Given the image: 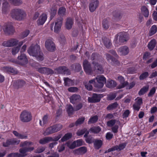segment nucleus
<instances>
[{"label": "nucleus", "mask_w": 157, "mask_h": 157, "mask_svg": "<svg viewBox=\"0 0 157 157\" xmlns=\"http://www.w3.org/2000/svg\"><path fill=\"white\" fill-rule=\"evenodd\" d=\"M40 50L39 45L36 44L33 46L32 44L28 49L27 52L30 55L36 57L38 61H41L44 59L43 54Z\"/></svg>", "instance_id": "obj_1"}, {"label": "nucleus", "mask_w": 157, "mask_h": 157, "mask_svg": "<svg viewBox=\"0 0 157 157\" xmlns=\"http://www.w3.org/2000/svg\"><path fill=\"white\" fill-rule=\"evenodd\" d=\"M128 40V36L127 33L121 32L115 36L113 42L115 46H118L126 42Z\"/></svg>", "instance_id": "obj_2"}, {"label": "nucleus", "mask_w": 157, "mask_h": 157, "mask_svg": "<svg viewBox=\"0 0 157 157\" xmlns=\"http://www.w3.org/2000/svg\"><path fill=\"white\" fill-rule=\"evenodd\" d=\"M100 55L97 52H93L91 56V59L93 61L92 64L94 65V71L96 72L101 73L103 71L102 65L94 61H98L99 59Z\"/></svg>", "instance_id": "obj_3"}, {"label": "nucleus", "mask_w": 157, "mask_h": 157, "mask_svg": "<svg viewBox=\"0 0 157 157\" xmlns=\"http://www.w3.org/2000/svg\"><path fill=\"white\" fill-rule=\"evenodd\" d=\"M106 82V79L103 76H98L95 78L89 81V84H94V86L98 88H102L104 83Z\"/></svg>", "instance_id": "obj_4"}, {"label": "nucleus", "mask_w": 157, "mask_h": 157, "mask_svg": "<svg viewBox=\"0 0 157 157\" xmlns=\"http://www.w3.org/2000/svg\"><path fill=\"white\" fill-rule=\"evenodd\" d=\"M10 15L13 19L20 21L25 17L26 13L23 10L18 8H15L11 11Z\"/></svg>", "instance_id": "obj_5"}, {"label": "nucleus", "mask_w": 157, "mask_h": 157, "mask_svg": "<svg viewBox=\"0 0 157 157\" xmlns=\"http://www.w3.org/2000/svg\"><path fill=\"white\" fill-rule=\"evenodd\" d=\"M62 128L61 124L56 125L47 128L43 133L44 135H48L60 130Z\"/></svg>", "instance_id": "obj_6"}, {"label": "nucleus", "mask_w": 157, "mask_h": 157, "mask_svg": "<svg viewBox=\"0 0 157 157\" xmlns=\"http://www.w3.org/2000/svg\"><path fill=\"white\" fill-rule=\"evenodd\" d=\"M3 31L5 34L7 35H12L15 32V29L11 22L5 23L3 28Z\"/></svg>", "instance_id": "obj_7"}, {"label": "nucleus", "mask_w": 157, "mask_h": 157, "mask_svg": "<svg viewBox=\"0 0 157 157\" xmlns=\"http://www.w3.org/2000/svg\"><path fill=\"white\" fill-rule=\"evenodd\" d=\"M32 118L31 113L27 110H24L22 112L20 116V120L23 122H29L31 120Z\"/></svg>", "instance_id": "obj_8"}, {"label": "nucleus", "mask_w": 157, "mask_h": 157, "mask_svg": "<svg viewBox=\"0 0 157 157\" xmlns=\"http://www.w3.org/2000/svg\"><path fill=\"white\" fill-rule=\"evenodd\" d=\"M83 67L85 72L87 74L91 75L93 72L91 65L87 60L85 59L83 61Z\"/></svg>", "instance_id": "obj_9"}, {"label": "nucleus", "mask_w": 157, "mask_h": 157, "mask_svg": "<svg viewBox=\"0 0 157 157\" xmlns=\"http://www.w3.org/2000/svg\"><path fill=\"white\" fill-rule=\"evenodd\" d=\"M18 42V40L16 39L11 38L7 41L3 42L2 45L5 47H13L17 45Z\"/></svg>", "instance_id": "obj_10"}, {"label": "nucleus", "mask_w": 157, "mask_h": 157, "mask_svg": "<svg viewBox=\"0 0 157 157\" xmlns=\"http://www.w3.org/2000/svg\"><path fill=\"white\" fill-rule=\"evenodd\" d=\"M45 45L46 49L49 51L53 52L56 49L55 45L51 39H47L45 42Z\"/></svg>", "instance_id": "obj_11"}, {"label": "nucleus", "mask_w": 157, "mask_h": 157, "mask_svg": "<svg viewBox=\"0 0 157 157\" xmlns=\"http://www.w3.org/2000/svg\"><path fill=\"white\" fill-rule=\"evenodd\" d=\"M63 18L61 17H58L55 21L54 32L58 33L59 32L62 25Z\"/></svg>", "instance_id": "obj_12"}, {"label": "nucleus", "mask_w": 157, "mask_h": 157, "mask_svg": "<svg viewBox=\"0 0 157 157\" xmlns=\"http://www.w3.org/2000/svg\"><path fill=\"white\" fill-rule=\"evenodd\" d=\"M39 72L48 75L52 74L54 73V71L51 69L46 67H39L36 70Z\"/></svg>", "instance_id": "obj_13"}, {"label": "nucleus", "mask_w": 157, "mask_h": 157, "mask_svg": "<svg viewBox=\"0 0 157 157\" xmlns=\"http://www.w3.org/2000/svg\"><path fill=\"white\" fill-rule=\"evenodd\" d=\"M4 72L8 73H11L12 75L17 74L18 72L17 69L10 66H4L2 68Z\"/></svg>", "instance_id": "obj_14"}, {"label": "nucleus", "mask_w": 157, "mask_h": 157, "mask_svg": "<svg viewBox=\"0 0 157 157\" xmlns=\"http://www.w3.org/2000/svg\"><path fill=\"white\" fill-rule=\"evenodd\" d=\"M106 59L107 60L113 64L117 65H119L120 64L119 62L116 58H114L110 54L107 53L105 54Z\"/></svg>", "instance_id": "obj_15"}, {"label": "nucleus", "mask_w": 157, "mask_h": 157, "mask_svg": "<svg viewBox=\"0 0 157 157\" xmlns=\"http://www.w3.org/2000/svg\"><path fill=\"white\" fill-rule=\"evenodd\" d=\"M47 18V16L45 13H42L40 17L39 18L37 21V24L38 25H43Z\"/></svg>", "instance_id": "obj_16"}, {"label": "nucleus", "mask_w": 157, "mask_h": 157, "mask_svg": "<svg viewBox=\"0 0 157 157\" xmlns=\"http://www.w3.org/2000/svg\"><path fill=\"white\" fill-rule=\"evenodd\" d=\"M57 70L58 72L60 73L69 75L71 74L70 70L65 66H60L58 67Z\"/></svg>", "instance_id": "obj_17"}, {"label": "nucleus", "mask_w": 157, "mask_h": 157, "mask_svg": "<svg viewBox=\"0 0 157 157\" xmlns=\"http://www.w3.org/2000/svg\"><path fill=\"white\" fill-rule=\"evenodd\" d=\"M99 4L98 0H93L90 3L89 6V9L91 12H94L97 8Z\"/></svg>", "instance_id": "obj_18"}, {"label": "nucleus", "mask_w": 157, "mask_h": 157, "mask_svg": "<svg viewBox=\"0 0 157 157\" xmlns=\"http://www.w3.org/2000/svg\"><path fill=\"white\" fill-rule=\"evenodd\" d=\"M34 149L33 147H29L26 149L23 148L19 150L20 153H18V157H21L25 156L27 155L26 152L31 151Z\"/></svg>", "instance_id": "obj_19"}, {"label": "nucleus", "mask_w": 157, "mask_h": 157, "mask_svg": "<svg viewBox=\"0 0 157 157\" xmlns=\"http://www.w3.org/2000/svg\"><path fill=\"white\" fill-rule=\"evenodd\" d=\"M129 51L128 47L126 46H124L120 48L118 52L121 55L125 56L129 53Z\"/></svg>", "instance_id": "obj_20"}, {"label": "nucleus", "mask_w": 157, "mask_h": 157, "mask_svg": "<svg viewBox=\"0 0 157 157\" xmlns=\"http://www.w3.org/2000/svg\"><path fill=\"white\" fill-rule=\"evenodd\" d=\"M20 141V140L16 139L8 140L6 143H3V145L5 147H7L10 144H17L19 143Z\"/></svg>", "instance_id": "obj_21"}, {"label": "nucleus", "mask_w": 157, "mask_h": 157, "mask_svg": "<svg viewBox=\"0 0 157 157\" xmlns=\"http://www.w3.org/2000/svg\"><path fill=\"white\" fill-rule=\"evenodd\" d=\"M126 144L125 143L120 144L119 146H116L111 148L109 149L107 151L110 152L115 150L120 151L123 149L125 147Z\"/></svg>", "instance_id": "obj_22"}, {"label": "nucleus", "mask_w": 157, "mask_h": 157, "mask_svg": "<svg viewBox=\"0 0 157 157\" xmlns=\"http://www.w3.org/2000/svg\"><path fill=\"white\" fill-rule=\"evenodd\" d=\"M17 59L23 64L27 63L28 62L26 55L24 53H21L20 55L18 56Z\"/></svg>", "instance_id": "obj_23"}, {"label": "nucleus", "mask_w": 157, "mask_h": 157, "mask_svg": "<svg viewBox=\"0 0 157 157\" xmlns=\"http://www.w3.org/2000/svg\"><path fill=\"white\" fill-rule=\"evenodd\" d=\"M156 44V42L155 39H153L149 42L147 45V47L150 51H151L155 48Z\"/></svg>", "instance_id": "obj_24"}, {"label": "nucleus", "mask_w": 157, "mask_h": 157, "mask_svg": "<svg viewBox=\"0 0 157 157\" xmlns=\"http://www.w3.org/2000/svg\"><path fill=\"white\" fill-rule=\"evenodd\" d=\"M118 79L121 84V85L120 86V88H124L127 86L128 84V83L127 81H124V78L121 76H119Z\"/></svg>", "instance_id": "obj_25"}, {"label": "nucleus", "mask_w": 157, "mask_h": 157, "mask_svg": "<svg viewBox=\"0 0 157 157\" xmlns=\"http://www.w3.org/2000/svg\"><path fill=\"white\" fill-rule=\"evenodd\" d=\"M4 2L2 4V12L3 14H5L9 10V4L6 0H4Z\"/></svg>", "instance_id": "obj_26"}, {"label": "nucleus", "mask_w": 157, "mask_h": 157, "mask_svg": "<svg viewBox=\"0 0 157 157\" xmlns=\"http://www.w3.org/2000/svg\"><path fill=\"white\" fill-rule=\"evenodd\" d=\"M104 45L107 48H109L111 46L112 44L111 40L109 38L104 37L102 39Z\"/></svg>", "instance_id": "obj_27"}, {"label": "nucleus", "mask_w": 157, "mask_h": 157, "mask_svg": "<svg viewBox=\"0 0 157 157\" xmlns=\"http://www.w3.org/2000/svg\"><path fill=\"white\" fill-rule=\"evenodd\" d=\"M73 23V21L72 19L71 18H67L66 23V28L67 29H70L72 27Z\"/></svg>", "instance_id": "obj_28"}, {"label": "nucleus", "mask_w": 157, "mask_h": 157, "mask_svg": "<svg viewBox=\"0 0 157 157\" xmlns=\"http://www.w3.org/2000/svg\"><path fill=\"white\" fill-rule=\"evenodd\" d=\"M142 13L145 17H147L149 15V12L148 9L145 6H143L141 8Z\"/></svg>", "instance_id": "obj_29"}, {"label": "nucleus", "mask_w": 157, "mask_h": 157, "mask_svg": "<svg viewBox=\"0 0 157 157\" xmlns=\"http://www.w3.org/2000/svg\"><path fill=\"white\" fill-rule=\"evenodd\" d=\"M117 85V82L115 81L111 80L107 81L106 86L109 88H112L116 87Z\"/></svg>", "instance_id": "obj_30"}, {"label": "nucleus", "mask_w": 157, "mask_h": 157, "mask_svg": "<svg viewBox=\"0 0 157 157\" xmlns=\"http://www.w3.org/2000/svg\"><path fill=\"white\" fill-rule=\"evenodd\" d=\"M71 67L76 72H79L82 70L81 66L79 63H74L71 66Z\"/></svg>", "instance_id": "obj_31"}, {"label": "nucleus", "mask_w": 157, "mask_h": 157, "mask_svg": "<svg viewBox=\"0 0 157 157\" xmlns=\"http://www.w3.org/2000/svg\"><path fill=\"white\" fill-rule=\"evenodd\" d=\"M137 103H136L133 105V108L134 110L139 111L140 108V105L142 102V99H138V100L136 101Z\"/></svg>", "instance_id": "obj_32"}, {"label": "nucleus", "mask_w": 157, "mask_h": 157, "mask_svg": "<svg viewBox=\"0 0 157 157\" xmlns=\"http://www.w3.org/2000/svg\"><path fill=\"white\" fill-rule=\"evenodd\" d=\"M26 84V83L25 81L21 79H18L16 82V86L17 89L22 88Z\"/></svg>", "instance_id": "obj_33"}, {"label": "nucleus", "mask_w": 157, "mask_h": 157, "mask_svg": "<svg viewBox=\"0 0 157 157\" xmlns=\"http://www.w3.org/2000/svg\"><path fill=\"white\" fill-rule=\"evenodd\" d=\"M10 3L15 6H19L21 5L23 2L22 0H8Z\"/></svg>", "instance_id": "obj_34"}, {"label": "nucleus", "mask_w": 157, "mask_h": 157, "mask_svg": "<svg viewBox=\"0 0 157 157\" xmlns=\"http://www.w3.org/2000/svg\"><path fill=\"white\" fill-rule=\"evenodd\" d=\"M149 86L146 85L143 87L138 92V94L140 96L143 95L146 93L148 90Z\"/></svg>", "instance_id": "obj_35"}, {"label": "nucleus", "mask_w": 157, "mask_h": 157, "mask_svg": "<svg viewBox=\"0 0 157 157\" xmlns=\"http://www.w3.org/2000/svg\"><path fill=\"white\" fill-rule=\"evenodd\" d=\"M157 31V27L156 25H153L151 28L149 32V36H152L155 34Z\"/></svg>", "instance_id": "obj_36"}, {"label": "nucleus", "mask_w": 157, "mask_h": 157, "mask_svg": "<svg viewBox=\"0 0 157 157\" xmlns=\"http://www.w3.org/2000/svg\"><path fill=\"white\" fill-rule=\"evenodd\" d=\"M13 133L15 136L19 139H24L27 137V136L26 134L20 133L16 131H13Z\"/></svg>", "instance_id": "obj_37"}, {"label": "nucleus", "mask_w": 157, "mask_h": 157, "mask_svg": "<svg viewBox=\"0 0 157 157\" xmlns=\"http://www.w3.org/2000/svg\"><path fill=\"white\" fill-rule=\"evenodd\" d=\"M53 140V138L51 137H47L40 140L39 142L40 144H44Z\"/></svg>", "instance_id": "obj_38"}, {"label": "nucleus", "mask_w": 157, "mask_h": 157, "mask_svg": "<svg viewBox=\"0 0 157 157\" xmlns=\"http://www.w3.org/2000/svg\"><path fill=\"white\" fill-rule=\"evenodd\" d=\"M102 26L103 28L107 29L109 27L110 23L107 19H104L102 22Z\"/></svg>", "instance_id": "obj_39"}, {"label": "nucleus", "mask_w": 157, "mask_h": 157, "mask_svg": "<svg viewBox=\"0 0 157 157\" xmlns=\"http://www.w3.org/2000/svg\"><path fill=\"white\" fill-rule=\"evenodd\" d=\"M121 124L119 121H117L116 123V124H115L112 128V132L114 133H117L118 131V129L119 128V126H120Z\"/></svg>", "instance_id": "obj_40"}, {"label": "nucleus", "mask_w": 157, "mask_h": 157, "mask_svg": "<svg viewBox=\"0 0 157 157\" xmlns=\"http://www.w3.org/2000/svg\"><path fill=\"white\" fill-rule=\"evenodd\" d=\"M57 9L55 8H52L50 12V19L52 20L55 16L57 12Z\"/></svg>", "instance_id": "obj_41"}, {"label": "nucleus", "mask_w": 157, "mask_h": 157, "mask_svg": "<svg viewBox=\"0 0 157 157\" xmlns=\"http://www.w3.org/2000/svg\"><path fill=\"white\" fill-rule=\"evenodd\" d=\"M66 9L63 7H60L58 10V14L60 16H63L65 14Z\"/></svg>", "instance_id": "obj_42"}, {"label": "nucleus", "mask_w": 157, "mask_h": 157, "mask_svg": "<svg viewBox=\"0 0 157 157\" xmlns=\"http://www.w3.org/2000/svg\"><path fill=\"white\" fill-rule=\"evenodd\" d=\"M29 63L32 66L37 70H38V68L39 67L41 66V65L39 63L36 62L33 60L30 61Z\"/></svg>", "instance_id": "obj_43"}, {"label": "nucleus", "mask_w": 157, "mask_h": 157, "mask_svg": "<svg viewBox=\"0 0 157 157\" xmlns=\"http://www.w3.org/2000/svg\"><path fill=\"white\" fill-rule=\"evenodd\" d=\"M67 145L68 147L71 149H73L76 147L75 141L73 142H68L67 144Z\"/></svg>", "instance_id": "obj_44"}, {"label": "nucleus", "mask_w": 157, "mask_h": 157, "mask_svg": "<svg viewBox=\"0 0 157 157\" xmlns=\"http://www.w3.org/2000/svg\"><path fill=\"white\" fill-rule=\"evenodd\" d=\"M149 75L148 72L145 71L142 73L139 76V79L141 80H143L147 78Z\"/></svg>", "instance_id": "obj_45"}, {"label": "nucleus", "mask_w": 157, "mask_h": 157, "mask_svg": "<svg viewBox=\"0 0 157 157\" xmlns=\"http://www.w3.org/2000/svg\"><path fill=\"white\" fill-rule=\"evenodd\" d=\"M72 136V134L69 133L65 135L61 139L60 141L62 142L65 141L70 138Z\"/></svg>", "instance_id": "obj_46"}, {"label": "nucleus", "mask_w": 157, "mask_h": 157, "mask_svg": "<svg viewBox=\"0 0 157 157\" xmlns=\"http://www.w3.org/2000/svg\"><path fill=\"white\" fill-rule=\"evenodd\" d=\"M102 142L100 140H96L94 143L95 147L97 149L100 148L102 145Z\"/></svg>", "instance_id": "obj_47"}, {"label": "nucleus", "mask_w": 157, "mask_h": 157, "mask_svg": "<svg viewBox=\"0 0 157 157\" xmlns=\"http://www.w3.org/2000/svg\"><path fill=\"white\" fill-rule=\"evenodd\" d=\"M113 16L118 19L120 20L121 18L122 14L119 10H118L117 12L115 11L113 12Z\"/></svg>", "instance_id": "obj_48"}, {"label": "nucleus", "mask_w": 157, "mask_h": 157, "mask_svg": "<svg viewBox=\"0 0 157 157\" xmlns=\"http://www.w3.org/2000/svg\"><path fill=\"white\" fill-rule=\"evenodd\" d=\"M66 108L67 112L69 115L73 113L74 111V109L71 105H67L66 106Z\"/></svg>", "instance_id": "obj_49"}, {"label": "nucleus", "mask_w": 157, "mask_h": 157, "mask_svg": "<svg viewBox=\"0 0 157 157\" xmlns=\"http://www.w3.org/2000/svg\"><path fill=\"white\" fill-rule=\"evenodd\" d=\"M33 144V143L31 142L26 141L21 142L20 144V146L21 147H27L29 146L32 145Z\"/></svg>", "instance_id": "obj_50"}, {"label": "nucleus", "mask_w": 157, "mask_h": 157, "mask_svg": "<svg viewBox=\"0 0 157 157\" xmlns=\"http://www.w3.org/2000/svg\"><path fill=\"white\" fill-rule=\"evenodd\" d=\"M77 153L80 154L85 153L86 151V149L85 147H82L77 149Z\"/></svg>", "instance_id": "obj_51"}, {"label": "nucleus", "mask_w": 157, "mask_h": 157, "mask_svg": "<svg viewBox=\"0 0 157 157\" xmlns=\"http://www.w3.org/2000/svg\"><path fill=\"white\" fill-rule=\"evenodd\" d=\"M64 84L65 86H70L71 82V80L68 78H65L64 79Z\"/></svg>", "instance_id": "obj_52"}, {"label": "nucleus", "mask_w": 157, "mask_h": 157, "mask_svg": "<svg viewBox=\"0 0 157 157\" xmlns=\"http://www.w3.org/2000/svg\"><path fill=\"white\" fill-rule=\"evenodd\" d=\"M98 120V118L97 116H95L91 118L88 121V123L90 124L91 123H94L96 122Z\"/></svg>", "instance_id": "obj_53"}, {"label": "nucleus", "mask_w": 157, "mask_h": 157, "mask_svg": "<svg viewBox=\"0 0 157 157\" xmlns=\"http://www.w3.org/2000/svg\"><path fill=\"white\" fill-rule=\"evenodd\" d=\"M101 130L100 128L98 127H93L90 129V131L92 132L97 133L99 132Z\"/></svg>", "instance_id": "obj_54"}, {"label": "nucleus", "mask_w": 157, "mask_h": 157, "mask_svg": "<svg viewBox=\"0 0 157 157\" xmlns=\"http://www.w3.org/2000/svg\"><path fill=\"white\" fill-rule=\"evenodd\" d=\"M48 117L47 116H45L42 119V121L43 124H42V121L40 120V124L41 126L43 125L44 124H46L48 121Z\"/></svg>", "instance_id": "obj_55"}, {"label": "nucleus", "mask_w": 157, "mask_h": 157, "mask_svg": "<svg viewBox=\"0 0 157 157\" xmlns=\"http://www.w3.org/2000/svg\"><path fill=\"white\" fill-rule=\"evenodd\" d=\"M103 97V95L102 94H97L96 93L93 94L91 98L89 97L88 98H102Z\"/></svg>", "instance_id": "obj_56"}, {"label": "nucleus", "mask_w": 157, "mask_h": 157, "mask_svg": "<svg viewBox=\"0 0 157 157\" xmlns=\"http://www.w3.org/2000/svg\"><path fill=\"white\" fill-rule=\"evenodd\" d=\"M19 47H15L13 48L12 50V53L13 55H15L20 50Z\"/></svg>", "instance_id": "obj_57"}, {"label": "nucleus", "mask_w": 157, "mask_h": 157, "mask_svg": "<svg viewBox=\"0 0 157 157\" xmlns=\"http://www.w3.org/2000/svg\"><path fill=\"white\" fill-rule=\"evenodd\" d=\"M156 91V89L155 87H153L150 90L147 96L148 97H151L154 94Z\"/></svg>", "instance_id": "obj_58"}, {"label": "nucleus", "mask_w": 157, "mask_h": 157, "mask_svg": "<svg viewBox=\"0 0 157 157\" xmlns=\"http://www.w3.org/2000/svg\"><path fill=\"white\" fill-rule=\"evenodd\" d=\"M68 91L71 92H75L78 91V88L76 87H71L68 89Z\"/></svg>", "instance_id": "obj_59"}, {"label": "nucleus", "mask_w": 157, "mask_h": 157, "mask_svg": "<svg viewBox=\"0 0 157 157\" xmlns=\"http://www.w3.org/2000/svg\"><path fill=\"white\" fill-rule=\"evenodd\" d=\"M118 121L115 120H111L108 121L107 122V125L109 127L113 126L115 124H116V123Z\"/></svg>", "instance_id": "obj_60"}, {"label": "nucleus", "mask_w": 157, "mask_h": 157, "mask_svg": "<svg viewBox=\"0 0 157 157\" xmlns=\"http://www.w3.org/2000/svg\"><path fill=\"white\" fill-rule=\"evenodd\" d=\"M30 31L28 30H26L25 31L21 33V37L22 38L26 37L29 34Z\"/></svg>", "instance_id": "obj_61"}, {"label": "nucleus", "mask_w": 157, "mask_h": 157, "mask_svg": "<svg viewBox=\"0 0 157 157\" xmlns=\"http://www.w3.org/2000/svg\"><path fill=\"white\" fill-rule=\"evenodd\" d=\"M150 67L151 69H153L157 67V58L154 62L150 65Z\"/></svg>", "instance_id": "obj_62"}, {"label": "nucleus", "mask_w": 157, "mask_h": 157, "mask_svg": "<svg viewBox=\"0 0 157 157\" xmlns=\"http://www.w3.org/2000/svg\"><path fill=\"white\" fill-rule=\"evenodd\" d=\"M151 55V53L149 52H145L143 56V59L146 60L148 59Z\"/></svg>", "instance_id": "obj_63"}, {"label": "nucleus", "mask_w": 157, "mask_h": 157, "mask_svg": "<svg viewBox=\"0 0 157 157\" xmlns=\"http://www.w3.org/2000/svg\"><path fill=\"white\" fill-rule=\"evenodd\" d=\"M85 120L84 117H81L79 118L76 122V125L81 124Z\"/></svg>", "instance_id": "obj_64"}]
</instances>
